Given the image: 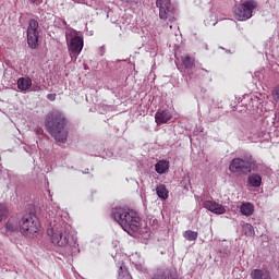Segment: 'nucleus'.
<instances>
[{
	"mask_svg": "<svg viewBox=\"0 0 279 279\" xmlns=\"http://www.w3.org/2000/svg\"><path fill=\"white\" fill-rule=\"evenodd\" d=\"M47 234L50 236L51 243L58 245V247L70 245L71 247L77 248V239L71 238V226L64 220H60V217L50 221Z\"/></svg>",
	"mask_w": 279,
	"mask_h": 279,
	"instance_id": "obj_1",
	"label": "nucleus"
},
{
	"mask_svg": "<svg viewBox=\"0 0 279 279\" xmlns=\"http://www.w3.org/2000/svg\"><path fill=\"white\" fill-rule=\"evenodd\" d=\"M111 217L128 234L132 235L141 228V217L133 209L116 207L111 210Z\"/></svg>",
	"mask_w": 279,
	"mask_h": 279,
	"instance_id": "obj_2",
	"label": "nucleus"
},
{
	"mask_svg": "<svg viewBox=\"0 0 279 279\" xmlns=\"http://www.w3.org/2000/svg\"><path fill=\"white\" fill-rule=\"evenodd\" d=\"M46 128L57 143H64L69 136L66 117L61 111H52L46 118Z\"/></svg>",
	"mask_w": 279,
	"mask_h": 279,
	"instance_id": "obj_3",
	"label": "nucleus"
},
{
	"mask_svg": "<svg viewBox=\"0 0 279 279\" xmlns=\"http://www.w3.org/2000/svg\"><path fill=\"white\" fill-rule=\"evenodd\" d=\"M65 38L72 60H77V56L82 53L84 49V36L73 28H69L65 32Z\"/></svg>",
	"mask_w": 279,
	"mask_h": 279,
	"instance_id": "obj_4",
	"label": "nucleus"
},
{
	"mask_svg": "<svg viewBox=\"0 0 279 279\" xmlns=\"http://www.w3.org/2000/svg\"><path fill=\"white\" fill-rule=\"evenodd\" d=\"M256 160L252 158V155H248L241 158H234L229 165V171L231 173H239V175H247V173H252V167H255Z\"/></svg>",
	"mask_w": 279,
	"mask_h": 279,
	"instance_id": "obj_5",
	"label": "nucleus"
},
{
	"mask_svg": "<svg viewBox=\"0 0 279 279\" xmlns=\"http://www.w3.org/2000/svg\"><path fill=\"white\" fill-rule=\"evenodd\" d=\"M19 228L23 236L32 239L40 230V221L35 216L26 215L19 221Z\"/></svg>",
	"mask_w": 279,
	"mask_h": 279,
	"instance_id": "obj_6",
	"label": "nucleus"
},
{
	"mask_svg": "<svg viewBox=\"0 0 279 279\" xmlns=\"http://www.w3.org/2000/svg\"><path fill=\"white\" fill-rule=\"evenodd\" d=\"M256 8V1L250 0L234 8V16L236 21H247L252 19V12Z\"/></svg>",
	"mask_w": 279,
	"mask_h": 279,
	"instance_id": "obj_7",
	"label": "nucleus"
},
{
	"mask_svg": "<svg viewBox=\"0 0 279 279\" xmlns=\"http://www.w3.org/2000/svg\"><path fill=\"white\" fill-rule=\"evenodd\" d=\"M156 5L159 9V17L161 21H175V16H173V4H171V0H157Z\"/></svg>",
	"mask_w": 279,
	"mask_h": 279,
	"instance_id": "obj_8",
	"label": "nucleus"
},
{
	"mask_svg": "<svg viewBox=\"0 0 279 279\" xmlns=\"http://www.w3.org/2000/svg\"><path fill=\"white\" fill-rule=\"evenodd\" d=\"M40 32L38 31V21L31 20L27 28V43L31 49H36L38 47V38Z\"/></svg>",
	"mask_w": 279,
	"mask_h": 279,
	"instance_id": "obj_9",
	"label": "nucleus"
},
{
	"mask_svg": "<svg viewBox=\"0 0 279 279\" xmlns=\"http://www.w3.org/2000/svg\"><path fill=\"white\" fill-rule=\"evenodd\" d=\"M203 206L214 215H226V207L215 201H205Z\"/></svg>",
	"mask_w": 279,
	"mask_h": 279,
	"instance_id": "obj_10",
	"label": "nucleus"
},
{
	"mask_svg": "<svg viewBox=\"0 0 279 279\" xmlns=\"http://www.w3.org/2000/svg\"><path fill=\"white\" fill-rule=\"evenodd\" d=\"M171 119H172V116L169 110L159 109L155 114V121L157 125H161L162 123H169Z\"/></svg>",
	"mask_w": 279,
	"mask_h": 279,
	"instance_id": "obj_11",
	"label": "nucleus"
},
{
	"mask_svg": "<svg viewBox=\"0 0 279 279\" xmlns=\"http://www.w3.org/2000/svg\"><path fill=\"white\" fill-rule=\"evenodd\" d=\"M151 279H178V274L173 270H161L154 275Z\"/></svg>",
	"mask_w": 279,
	"mask_h": 279,
	"instance_id": "obj_12",
	"label": "nucleus"
},
{
	"mask_svg": "<svg viewBox=\"0 0 279 279\" xmlns=\"http://www.w3.org/2000/svg\"><path fill=\"white\" fill-rule=\"evenodd\" d=\"M251 278L252 279H271V275L269 271L265 269H254L251 272Z\"/></svg>",
	"mask_w": 279,
	"mask_h": 279,
	"instance_id": "obj_13",
	"label": "nucleus"
},
{
	"mask_svg": "<svg viewBox=\"0 0 279 279\" xmlns=\"http://www.w3.org/2000/svg\"><path fill=\"white\" fill-rule=\"evenodd\" d=\"M17 88L19 90H29L32 88V78L29 77H20L17 80Z\"/></svg>",
	"mask_w": 279,
	"mask_h": 279,
	"instance_id": "obj_14",
	"label": "nucleus"
},
{
	"mask_svg": "<svg viewBox=\"0 0 279 279\" xmlns=\"http://www.w3.org/2000/svg\"><path fill=\"white\" fill-rule=\"evenodd\" d=\"M240 213L245 217H252L254 215V205L252 203H243L240 207Z\"/></svg>",
	"mask_w": 279,
	"mask_h": 279,
	"instance_id": "obj_15",
	"label": "nucleus"
},
{
	"mask_svg": "<svg viewBox=\"0 0 279 279\" xmlns=\"http://www.w3.org/2000/svg\"><path fill=\"white\" fill-rule=\"evenodd\" d=\"M118 279H132V275H130V271H128L125 264H118Z\"/></svg>",
	"mask_w": 279,
	"mask_h": 279,
	"instance_id": "obj_16",
	"label": "nucleus"
},
{
	"mask_svg": "<svg viewBox=\"0 0 279 279\" xmlns=\"http://www.w3.org/2000/svg\"><path fill=\"white\" fill-rule=\"evenodd\" d=\"M155 170L162 175V173H167L169 171V161L160 160L155 165Z\"/></svg>",
	"mask_w": 279,
	"mask_h": 279,
	"instance_id": "obj_17",
	"label": "nucleus"
},
{
	"mask_svg": "<svg viewBox=\"0 0 279 279\" xmlns=\"http://www.w3.org/2000/svg\"><path fill=\"white\" fill-rule=\"evenodd\" d=\"M248 184L253 186V189H258V186L263 184V178L260 174H252L248 177Z\"/></svg>",
	"mask_w": 279,
	"mask_h": 279,
	"instance_id": "obj_18",
	"label": "nucleus"
},
{
	"mask_svg": "<svg viewBox=\"0 0 279 279\" xmlns=\"http://www.w3.org/2000/svg\"><path fill=\"white\" fill-rule=\"evenodd\" d=\"M156 193L160 199H168L169 197V191H167V187L165 185H158L156 189Z\"/></svg>",
	"mask_w": 279,
	"mask_h": 279,
	"instance_id": "obj_19",
	"label": "nucleus"
},
{
	"mask_svg": "<svg viewBox=\"0 0 279 279\" xmlns=\"http://www.w3.org/2000/svg\"><path fill=\"white\" fill-rule=\"evenodd\" d=\"M184 239L186 241H197L198 233L195 231L187 230L183 233Z\"/></svg>",
	"mask_w": 279,
	"mask_h": 279,
	"instance_id": "obj_20",
	"label": "nucleus"
},
{
	"mask_svg": "<svg viewBox=\"0 0 279 279\" xmlns=\"http://www.w3.org/2000/svg\"><path fill=\"white\" fill-rule=\"evenodd\" d=\"M182 62L185 69H193L195 66V60L191 57H184Z\"/></svg>",
	"mask_w": 279,
	"mask_h": 279,
	"instance_id": "obj_21",
	"label": "nucleus"
},
{
	"mask_svg": "<svg viewBox=\"0 0 279 279\" xmlns=\"http://www.w3.org/2000/svg\"><path fill=\"white\" fill-rule=\"evenodd\" d=\"M8 207L0 203V221H3V219H8Z\"/></svg>",
	"mask_w": 279,
	"mask_h": 279,
	"instance_id": "obj_22",
	"label": "nucleus"
},
{
	"mask_svg": "<svg viewBox=\"0 0 279 279\" xmlns=\"http://www.w3.org/2000/svg\"><path fill=\"white\" fill-rule=\"evenodd\" d=\"M244 233L246 236H254V227L250 223L244 225Z\"/></svg>",
	"mask_w": 279,
	"mask_h": 279,
	"instance_id": "obj_23",
	"label": "nucleus"
},
{
	"mask_svg": "<svg viewBox=\"0 0 279 279\" xmlns=\"http://www.w3.org/2000/svg\"><path fill=\"white\" fill-rule=\"evenodd\" d=\"M34 93H40V90H43V87L40 85H33V89Z\"/></svg>",
	"mask_w": 279,
	"mask_h": 279,
	"instance_id": "obj_24",
	"label": "nucleus"
},
{
	"mask_svg": "<svg viewBox=\"0 0 279 279\" xmlns=\"http://www.w3.org/2000/svg\"><path fill=\"white\" fill-rule=\"evenodd\" d=\"M47 99H49V101H56V94H48Z\"/></svg>",
	"mask_w": 279,
	"mask_h": 279,
	"instance_id": "obj_25",
	"label": "nucleus"
},
{
	"mask_svg": "<svg viewBox=\"0 0 279 279\" xmlns=\"http://www.w3.org/2000/svg\"><path fill=\"white\" fill-rule=\"evenodd\" d=\"M75 3H83L84 0H73Z\"/></svg>",
	"mask_w": 279,
	"mask_h": 279,
	"instance_id": "obj_26",
	"label": "nucleus"
},
{
	"mask_svg": "<svg viewBox=\"0 0 279 279\" xmlns=\"http://www.w3.org/2000/svg\"><path fill=\"white\" fill-rule=\"evenodd\" d=\"M206 25H210V23L206 22Z\"/></svg>",
	"mask_w": 279,
	"mask_h": 279,
	"instance_id": "obj_27",
	"label": "nucleus"
}]
</instances>
